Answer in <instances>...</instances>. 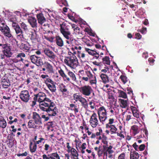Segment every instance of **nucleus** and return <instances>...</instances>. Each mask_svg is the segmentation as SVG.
<instances>
[{
    "mask_svg": "<svg viewBox=\"0 0 159 159\" xmlns=\"http://www.w3.org/2000/svg\"><path fill=\"white\" fill-rule=\"evenodd\" d=\"M39 107L42 111L46 112L49 116H55L58 112L57 109L53 101L47 98L39 104Z\"/></svg>",
    "mask_w": 159,
    "mask_h": 159,
    "instance_id": "nucleus-1",
    "label": "nucleus"
},
{
    "mask_svg": "<svg viewBox=\"0 0 159 159\" xmlns=\"http://www.w3.org/2000/svg\"><path fill=\"white\" fill-rule=\"evenodd\" d=\"M65 63L72 68L74 69L78 65V62L76 57L73 55L64 59Z\"/></svg>",
    "mask_w": 159,
    "mask_h": 159,
    "instance_id": "nucleus-2",
    "label": "nucleus"
},
{
    "mask_svg": "<svg viewBox=\"0 0 159 159\" xmlns=\"http://www.w3.org/2000/svg\"><path fill=\"white\" fill-rule=\"evenodd\" d=\"M60 30L61 33L66 39H70V36H71L70 32L69 30L70 26L67 25L64 22L60 25Z\"/></svg>",
    "mask_w": 159,
    "mask_h": 159,
    "instance_id": "nucleus-3",
    "label": "nucleus"
},
{
    "mask_svg": "<svg viewBox=\"0 0 159 159\" xmlns=\"http://www.w3.org/2000/svg\"><path fill=\"white\" fill-rule=\"evenodd\" d=\"M0 46H2V48L4 49L2 51L3 54L1 55V59H5L6 57H9L11 56L12 53L11 52V48L8 44H0Z\"/></svg>",
    "mask_w": 159,
    "mask_h": 159,
    "instance_id": "nucleus-4",
    "label": "nucleus"
},
{
    "mask_svg": "<svg viewBox=\"0 0 159 159\" xmlns=\"http://www.w3.org/2000/svg\"><path fill=\"white\" fill-rule=\"evenodd\" d=\"M98 114L100 121L102 124H104V122L107 117V111L104 106L101 107L98 109Z\"/></svg>",
    "mask_w": 159,
    "mask_h": 159,
    "instance_id": "nucleus-5",
    "label": "nucleus"
},
{
    "mask_svg": "<svg viewBox=\"0 0 159 159\" xmlns=\"http://www.w3.org/2000/svg\"><path fill=\"white\" fill-rule=\"evenodd\" d=\"M80 93L86 96H89L93 92V90L91 87L89 85H85L81 87H78Z\"/></svg>",
    "mask_w": 159,
    "mask_h": 159,
    "instance_id": "nucleus-6",
    "label": "nucleus"
},
{
    "mask_svg": "<svg viewBox=\"0 0 159 159\" xmlns=\"http://www.w3.org/2000/svg\"><path fill=\"white\" fill-rule=\"evenodd\" d=\"M42 65H43V67L40 71H43V74H50L54 72L52 66L48 62L45 61Z\"/></svg>",
    "mask_w": 159,
    "mask_h": 159,
    "instance_id": "nucleus-7",
    "label": "nucleus"
},
{
    "mask_svg": "<svg viewBox=\"0 0 159 159\" xmlns=\"http://www.w3.org/2000/svg\"><path fill=\"white\" fill-rule=\"evenodd\" d=\"M97 114L94 112L91 116L89 119V123L93 128L96 127L98 125V120Z\"/></svg>",
    "mask_w": 159,
    "mask_h": 159,
    "instance_id": "nucleus-8",
    "label": "nucleus"
},
{
    "mask_svg": "<svg viewBox=\"0 0 159 159\" xmlns=\"http://www.w3.org/2000/svg\"><path fill=\"white\" fill-rule=\"evenodd\" d=\"M43 52L44 54L52 61H55L56 56L52 51L46 48L44 49Z\"/></svg>",
    "mask_w": 159,
    "mask_h": 159,
    "instance_id": "nucleus-9",
    "label": "nucleus"
},
{
    "mask_svg": "<svg viewBox=\"0 0 159 159\" xmlns=\"http://www.w3.org/2000/svg\"><path fill=\"white\" fill-rule=\"evenodd\" d=\"M30 97L28 91L27 90L22 91L20 92V99L25 102H27Z\"/></svg>",
    "mask_w": 159,
    "mask_h": 159,
    "instance_id": "nucleus-10",
    "label": "nucleus"
},
{
    "mask_svg": "<svg viewBox=\"0 0 159 159\" xmlns=\"http://www.w3.org/2000/svg\"><path fill=\"white\" fill-rule=\"evenodd\" d=\"M32 118L36 125H40L42 124L41 117L37 112H33Z\"/></svg>",
    "mask_w": 159,
    "mask_h": 159,
    "instance_id": "nucleus-11",
    "label": "nucleus"
},
{
    "mask_svg": "<svg viewBox=\"0 0 159 159\" xmlns=\"http://www.w3.org/2000/svg\"><path fill=\"white\" fill-rule=\"evenodd\" d=\"M20 26L21 27L22 29H23L24 31V32H23L20 29V36H21L22 38L23 39H21V40H24V39L26 40L25 38L26 37V33L25 31L27 30V25L24 23H22L20 24Z\"/></svg>",
    "mask_w": 159,
    "mask_h": 159,
    "instance_id": "nucleus-12",
    "label": "nucleus"
},
{
    "mask_svg": "<svg viewBox=\"0 0 159 159\" xmlns=\"http://www.w3.org/2000/svg\"><path fill=\"white\" fill-rule=\"evenodd\" d=\"M0 30L3 33L4 35L8 38L11 37V35L10 32V29L7 26H6V27H0Z\"/></svg>",
    "mask_w": 159,
    "mask_h": 159,
    "instance_id": "nucleus-13",
    "label": "nucleus"
},
{
    "mask_svg": "<svg viewBox=\"0 0 159 159\" xmlns=\"http://www.w3.org/2000/svg\"><path fill=\"white\" fill-rule=\"evenodd\" d=\"M28 21L32 27L36 28L37 27V24L36 19L34 17L29 16Z\"/></svg>",
    "mask_w": 159,
    "mask_h": 159,
    "instance_id": "nucleus-14",
    "label": "nucleus"
},
{
    "mask_svg": "<svg viewBox=\"0 0 159 159\" xmlns=\"http://www.w3.org/2000/svg\"><path fill=\"white\" fill-rule=\"evenodd\" d=\"M38 23L42 25L46 21L45 18L44 17L42 13H39L36 16Z\"/></svg>",
    "mask_w": 159,
    "mask_h": 159,
    "instance_id": "nucleus-15",
    "label": "nucleus"
},
{
    "mask_svg": "<svg viewBox=\"0 0 159 159\" xmlns=\"http://www.w3.org/2000/svg\"><path fill=\"white\" fill-rule=\"evenodd\" d=\"M55 42L56 44L59 47H62L64 46V41L59 36H55Z\"/></svg>",
    "mask_w": 159,
    "mask_h": 159,
    "instance_id": "nucleus-16",
    "label": "nucleus"
},
{
    "mask_svg": "<svg viewBox=\"0 0 159 159\" xmlns=\"http://www.w3.org/2000/svg\"><path fill=\"white\" fill-rule=\"evenodd\" d=\"M1 84L2 87L4 88H7L10 85L8 80L5 77H3L1 79Z\"/></svg>",
    "mask_w": 159,
    "mask_h": 159,
    "instance_id": "nucleus-17",
    "label": "nucleus"
},
{
    "mask_svg": "<svg viewBox=\"0 0 159 159\" xmlns=\"http://www.w3.org/2000/svg\"><path fill=\"white\" fill-rule=\"evenodd\" d=\"M12 26L14 27L16 34V35L17 38L19 39L20 37V34H19L20 33V27L19 25L16 23L13 22L12 24Z\"/></svg>",
    "mask_w": 159,
    "mask_h": 159,
    "instance_id": "nucleus-18",
    "label": "nucleus"
},
{
    "mask_svg": "<svg viewBox=\"0 0 159 159\" xmlns=\"http://www.w3.org/2000/svg\"><path fill=\"white\" fill-rule=\"evenodd\" d=\"M58 73L64 79V80L67 81L68 82H70V79L65 73L63 70L61 69L58 70Z\"/></svg>",
    "mask_w": 159,
    "mask_h": 159,
    "instance_id": "nucleus-19",
    "label": "nucleus"
},
{
    "mask_svg": "<svg viewBox=\"0 0 159 159\" xmlns=\"http://www.w3.org/2000/svg\"><path fill=\"white\" fill-rule=\"evenodd\" d=\"M38 96L39 98L38 102L39 103V104L43 102L47 98L45 94L41 92L38 93Z\"/></svg>",
    "mask_w": 159,
    "mask_h": 159,
    "instance_id": "nucleus-20",
    "label": "nucleus"
},
{
    "mask_svg": "<svg viewBox=\"0 0 159 159\" xmlns=\"http://www.w3.org/2000/svg\"><path fill=\"white\" fill-rule=\"evenodd\" d=\"M24 43H21L20 44V49L27 52L29 50L30 48L27 42L25 41Z\"/></svg>",
    "mask_w": 159,
    "mask_h": 159,
    "instance_id": "nucleus-21",
    "label": "nucleus"
},
{
    "mask_svg": "<svg viewBox=\"0 0 159 159\" xmlns=\"http://www.w3.org/2000/svg\"><path fill=\"white\" fill-rule=\"evenodd\" d=\"M67 74L68 76L70 78V80H71L73 81H76V78L75 75L72 72L67 70Z\"/></svg>",
    "mask_w": 159,
    "mask_h": 159,
    "instance_id": "nucleus-22",
    "label": "nucleus"
},
{
    "mask_svg": "<svg viewBox=\"0 0 159 159\" xmlns=\"http://www.w3.org/2000/svg\"><path fill=\"white\" fill-rule=\"evenodd\" d=\"M100 77L102 81L104 84H107L109 81V77L106 74L102 73L100 74Z\"/></svg>",
    "mask_w": 159,
    "mask_h": 159,
    "instance_id": "nucleus-23",
    "label": "nucleus"
},
{
    "mask_svg": "<svg viewBox=\"0 0 159 159\" xmlns=\"http://www.w3.org/2000/svg\"><path fill=\"white\" fill-rule=\"evenodd\" d=\"M20 61H21V63L20 62V69H24L28 66L29 64L28 61L24 60L21 58H20Z\"/></svg>",
    "mask_w": 159,
    "mask_h": 159,
    "instance_id": "nucleus-24",
    "label": "nucleus"
},
{
    "mask_svg": "<svg viewBox=\"0 0 159 159\" xmlns=\"http://www.w3.org/2000/svg\"><path fill=\"white\" fill-rule=\"evenodd\" d=\"M37 146L35 142H34V143H33L32 142H30V148L31 152L33 153L35 152L36 150Z\"/></svg>",
    "mask_w": 159,
    "mask_h": 159,
    "instance_id": "nucleus-25",
    "label": "nucleus"
},
{
    "mask_svg": "<svg viewBox=\"0 0 159 159\" xmlns=\"http://www.w3.org/2000/svg\"><path fill=\"white\" fill-rule=\"evenodd\" d=\"M70 152H71V155L73 157L74 159H78V154L75 148H71Z\"/></svg>",
    "mask_w": 159,
    "mask_h": 159,
    "instance_id": "nucleus-26",
    "label": "nucleus"
},
{
    "mask_svg": "<svg viewBox=\"0 0 159 159\" xmlns=\"http://www.w3.org/2000/svg\"><path fill=\"white\" fill-rule=\"evenodd\" d=\"M106 127L107 129L109 128H110V131L111 132V134L116 133V132L117 129L114 125H107V127Z\"/></svg>",
    "mask_w": 159,
    "mask_h": 159,
    "instance_id": "nucleus-27",
    "label": "nucleus"
},
{
    "mask_svg": "<svg viewBox=\"0 0 159 159\" xmlns=\"http://www.w3.org/2000/svg\"><path fill=\"white\" fill-rule=\"evenodd\" d=\"M59 89L60 91L62 93V94L64 95V93L67 92V89L66 88V86L64 85L62 83L59 85Z\"/></svg>",
    "mask_w": 159,
    "mask_h": 159,
    "instance_id": "nucleus-28",
    "label": "nucleus"
},
{
    "mask_svg": "<svg viewBox=\"0 0 159 159\" xmlns=\"http://www.w3.org/2000/svg\"><path fill=\"white\" fill-rule=\"evenodd\" d=\"M139 157V154L136 151L130 152V159H138Z\"/></svg>",
    "mask_w": 159,
    "mask_h": 159,
    "instance_id": "nucleus-29",
    "label": "nucleus"
},
{
    "mask_svg": "<svg viewBox=\"0 0 159 159\" xmlns=\"http://www.w3.org/2000/svg\"><path fill=\"white\" fill-rule=\"evenodd\" d=\"M80 102L82 106L84 108L86 109L88 107V104L86 99L83 97Z\"/></svg>",
    "mask_w": 159,
    "mask_h": 159,
    "instance_id": "nucleus-30",
    "label": "nucleus"
},
{
    "mask_svg": "<svg viewBox=\"0 0 159 159\" xmlns=\"http://www.w3.org/2000/svg\"><path fill=\"white\" fill-rule=\"evenodd\" d=\"M50 90L52 93L55 92L56 90V86L55 85V83L53 84H52L47 86Z\"/></svg>",
    "mask_w": 159,
    "mask_h": 159,
    "instance_id": "nucleus-31",
    "label": "nucleus"
},
{
    "mask_svg": "<svg viewBox=\"0 0 159 159\" xmlns=\"http://www.w3.org/2000/svg\"><path fill=\"white\" fill-rule=\"evenodd\" d=\"M120 106L123 108H125L128 105V101L123 99H120Z\"/></svg>",
    "mask_w": 159,
    "mask_h": 159,
    "instance_id": "nucleus-32",
    "label": "nucleus"
},
{
    "mask_svg": "<svg viewBox=\"0 0 159 159\" xmlns=\"http://www.w3.org/2000/svg\"><path fill=\"white\" fill-rule=\"evenodd\" d=\"M35 122H34L32 120H30L28 123V126L29 128H32L33 129H36L38 127V126L36 125Z\"/></svg>",
    "mask_w": 159,
    "mask_h": 159,
    "instance_id": "nucleus-33",
    "label": "nucleus"
},
{
    "mask_svg": "<svg viewBox=\"0 0 159 159\" xmlns=\"http://www.w3.org/2000/svg\"><path fill=\"white\" fill-rule=\"evenodd\" d=\"M73 99L76 102L78 101L80 102V100L82 99L83 98L81 95H80L77 93H75L73 94Z\"/></svg>",
    "mask_w": 159,
    "mask_h": 159,
    "instance_id": "nucleus-34",
    "label": "nucleus"
},
{
    "mask_svg": "<svg viewBox=\"0 0 159 159\" xmlns=\"http://www.w3.org/2000/svg\"><path fill=\"white\" fill-rule=\"evenodd\" d=\"M29 14L26 11L23 10L20 13V17H21L24 20L28 19V16H29Z\"/></svg>",
    "mask_w": 159,
    "mask_h": 159,
    "instance_id": "nucleus-35",
    "label": "nucleus"
},
{
    "mask_svg": "<svg viewBox=\"0 0 159 159\" xmlns=\"http://www.w3.org/2000/svg\"><path fill=\"white\" fill-rule=\"evenodd\" d=\"M131 129L133 131L134 136H135L139 133V131H138V127L137 125H133L131 127Z\"/></svg>",
    "mask_w": 159,
    "mask_h": 159,
    "instance_id": "nucleus-36",
    "label": "nucleus"
},
{
    "mask_svg": "<svg viewBox=\"0 0 159 159\" xmlns=\"http://www.w3.org/2000/svg\"><path fill=\"white\" fill-rule=\"evenodd\" d=\"M102 65L103 64H107L109 65L110 63V61L109 60V57L107 56H105L104 58H102Z\"/></svg>",
    "mask_w": 159,
    "mask_h": 159,
    "instance_id": "nucleus-37",
    "label": "nucleus"
},
{
    "mask_svg": "<svg viewBox=\"0 0 159 159\" xmlns=\"http://www.w3.org/2000/svg\"><path fill=\"white\" fill-rule=\"evenodd\" d=\"M51 159H60V157L57 152L50 154Z\"/></svg>",
    "mask_w": 159,
    "mask_h": 159,
    "instance_id": "nucleus-38",
    "label": "nucleus"
},
{
    "mask_svg": "<svg viewBox=\"0 0 159 159\" xmlns=\"http://www.w3.org/2000/svg\"><path fill=\"white\" fill-rule=\"evenodd\" d=\"M37 59H37L35 61L36 62H35L34 64H36L38 66H40L42 65L43 62L41 58L40 57H38Z\"/></svg>",
    "mask_w": 159,
    "mask_h": 159,
    "instance_id": "nucleus-39",
    "label": "nucleus"
},
{
    "mask_svg": "<svg viewBox=\"0 0 159 159\" xmlns=\"http://www.w3.org/2000/svg\"><path fill=\"white\" fill-rule=\"evenodd\" d=\"M7 126V123L6 120L3 119L0 120V127L5 128Z\"/></svg>",
    "mask_w": 159,
    "mask_h": 159,
    "instance_id": "nucleus-40",
    "label": "nucleus"
},
{
    "mask_svg": "<svg viewBox=\"0 0 159 159\" xmlns=\"http://www.w3.org/2000/svg\"><path fill=\"white\" fill-rule=\"evenodd\" d=\"M119 96L120 97L126 98H127V95L126 93L122 90H119Z\"/></svg>",
    "mask_w": 159,
    "mask_h": 159,
    "instance_id": "nucleus-41",
    "label": "nucleus"
},
{
    "mask_svg": "<svg viewBox=\"0 0 159 159\" xmlns=\"http://www.w3.org/2000/svg\"><path fill=\"white\" fill-rule=\"evenodd\" d=\"M44 80V83L46 84L47 86L48 85L52 84H53V83H55L51 79L48 78V77L46 78V80Z\"/></svg>",
    "mask_w": 159,
    "mask_h": 159,
    "instance_id": "nucleus-42",
    "label": "nucleus"
},
{
    "mask_svg": "<svg viewBox=\"0 0 159 159\" xmlns=\"http://www.w3.org/2000/svg\"><path fill=\"white\" fill-rule=\"evenodd\" d=\"M120 79L122 82L124 84H125L128 80V79L126 76L125 75H120Z\"/></svg>",
    "mask_w": 159,
    "mask_h": 159,
    "instance_id": "nucleus-43",
    "label": "nucleus"
},
{
    "mask_svg": "<svg viewBox=\"0 0 159 159\" xmlns=\"http://www.w3.org/2000/svg\"><path fill=\"white\" fill-rule=\"evenodd\" d=\"M85 50L88 52L89 54L93 56L95 55V54L97 52L94 50H91L87 48H85Z\"/></svg>",
    "mask_w": 159,
    "mask_h": 159,
    "instance_id": "nucleus-44",
    "label": "nucleus"
},
{
    "mask_svg": "<svg viewBox=\"0 0 159 159\" xmlns=\"http://www.w3.org/2000/svg\"><path fill=\"white\" fill-rule=\"evenodd\" d=\"M69 106L71 108L74 107V109H71V110L72 111H74V112L75 114L78 112V109L77 108V107L76 105H75L74 104H70Z\"/></svg>",
    "mask_w": 159,
    "mask_h": 159,
    "instance_id": "nucleus-45",
    "label": "nucleus"
},
{
    "mask_svg": "<svg viewBox=\"0 0 159 159\" xmlns=\"http://www.w3.org/2000/svg\"><path fill=\"white\" fill-rule=\"evenodd\" d=\"M31 36L30 39L34 41L35 40H37L38 39L37 38V34L35 30V32H31Z\"/></svg>",
    "mask_w": 159,
    "mask_h": 159,
    "instance_id": "nucleus-46",
    "label": "nucleus"
},
{
    "mask_svg": "<svg viewBox=\"0 0 159 159\" xmlns=\"http://www.w3.org/2000/svg\"><path fill=\"white\" fill-rule=\"evenodd\" d=\"M38 56H36L35 55H32L30 57V59L31 61V62L34 64L35 62H36L35 61L38 59L37 58Z\"/></svg>",
    "mask_w": 159,
    "mask_h": 159,
    "instance_id": "nucleus-47",
    "label": "nucleus"
},
{
    "mask_svg": "<svg viewBox=\"0 0 159 159\" xmlns=\"http://www.w3.org/2000/svg\"><path fill=\"white\" fill-rule=\"evenodd\" d=\"M93 64L98 66L100 70L102 68V62H97L95 61L93 62Z\"/></svg>",
    "mask_w": 159,
    "mask_h": 159,
    "instance_id": "nucleus-48",
    "label": "nucleus"
},
{
    "mask_svg": "<svg viewBox=\"0 0 159 159\" xmlns=\"http://www.w3.org/2000/svg\"><path fill=\"white\" fill-rule=\"evenodd\" d=\"M85 74L89 79L92 78L93 76V75L92 74V73L90 71L88 70L85 71Z\"/></svg>",
    "mask_w": 159,
    "mask_h": 159,
    "instance_id": "nucleus-49",
    "label": "nucleus"
},
{
    "mask_svg": "<svg viewBox=\"0 0 159 159\" xmlns=\"http://www.w3.org/2000/svg\"><path fill=\"white\" fill-rule=\"evenodd\" d=\"M139 111L137 110L135 111H134L132 113L134 116L136 118H139Z\"/></svg>",
    "mask_w": 159,
    "mask_h": 159,
    "instance_id": "nucleus-50",
    "label": "nucleus"
},
{
    "mask_svg": "<svg viewBox=\"0 0 159 159\" xmlns=\"http://www.w3.org/2000/svg\"><path fill=\"white\" fill-rule=\"evenodd\" d=\"M147 30L146 28H143L142 29L138 30V31L140 32L143 34H144L146 33Z\"/></svg>",
    "mask_w": 159,
    "mask_h": 159,
    "instance_id": "nucleus-51",
    "label": "nucleus"
},
{
    "mask_svg": "<svg viewBox=\"0 0 159 159\" xmlns=\"http://www.w3.org/2000/svg\"><path fill=\"white\" fill-rule=\"evenodd\" d=\"M93 80L91 79H89V82L91 84H96L97 83V80L96 77H93Z\"/></svg>",
    "mask_w": 159,
    "mask_h": 159,
    "instance_id": "nucleus-52",
    "label": "nucleus"
},
{
    "mask_svg": "<svg viewBox=\"0 0 159 159\" xmlns=\"http://www.w3.org/2000/svg\"><path fill=\"white\" fill-rule=\"evenodd\" d=\"M125 153H122L120 154L118 157V159H125Z\"/></svg>",
    "mask_w": 159,
    "mask_h": 159,
    "instance_id": "nucleus-53",
    "label": "nucleus"
},
{
    "mask_svg": "<svg viewBox=\"0 0 159 159\" xmlns=\"http://www.w3.org/2000/svg\"><path fill=\"white\" fill-rule=\"evenodd\" d=\"M114 121V119L113 118H110L109 120V122L108 123L106 124V127H107V125H112Z\"/></svg>",
    "mask_w": 159,
    "mask_h": 159,
    "instance_id": "nucleus-54",
    "label": "nucleus"
},
{
    "mask_svg": "<svg viewBox=\"0 0 159 159\" xmlns=\"http://www.w3.org/2000/svg\"><path fill=\"white\" fill-rule=\"evenodd\" d=\"M78 57H79L80 58H82V59L84 58L85 57V55L84 53H81V52L79 51H78Z\"/></svg>",
    "mask_w": 159,
    "mask_h": 159,
    "instance_id": "nucleus-55",
    "label": "nucleus"
},
{
    "mask_svg": "<svg viewBox=\"0 0 159 159\" xmlns=\"http://www.w3.org/2000/svg\"><path fill=\"white\" fill-rule=\"evenodd\" d=\"M133 147L134 148L135 150L136 151H139V146L137 144V143L135 142L132 145Z\"/></svg>",
    "mask_w": 159,
    "mask_h": 159,
    "instance_id": "nucleus-56",
    "label": "nucleus"
},
{
    "mask_svg": "<svg viewBox=\"0 0 159 159\" xmlns=\"http://www.w3.org/2000/svg\"><path fill=\"white\" fill-rule=\"evenodd\" d=\"M145 148V145L144 144H142L139 146V151H142L144 150Z\"/></svg>",
    "mask_w": 159,
    "mask_h": 159,
    "instance_id": "nucleus-57",
    "label": "nucleus"
},
{
    "mask_svg": "<svg viewBox=\"0 0 159 159\" xmlns=\"http://www.w3.org/2000/svg\"><path fill=\"white\" fill-rule=\"evenodd\" d=\"M101 146H99V149L97 151L98 152V154L99 157H100L102 155V154L103 153V151L101 150Z\"/></svg>",
    "mask_w": 159,
    "mask_h": 159,
    "instance_id": "nucleus-58",
    "label": "nucleus"
},
{
    "mask_svg": "<svg viewBox=\"0 0 159 159\" xmlns=\"http://www.w3.org/2000/svg\"><path fill=\"white\" fill-rule=\"evenodd\" d=\"M41 118L44 119L45 121H48L49 118L48 116H46L45 115H42L41 116Z\"/></svg>",
    "mask_w": 159,
    "mask_h": 159,
    "instance_id": "nucleus-59",
    "label": "nucleus"
},
{
    "mask_svg": "<svg viewBox=\"0 0 159 159\" xmlns=\"http://www.w3.org/2000/svg\"><path fill=\"white\" fill-rule=\"evenodd\" d=\"M68 17L69 19H70L73 21L75 22H77V20L75 19V17L73 16L68 15Z\"/></svg>",
    "mask_w": 159,
    "mask_h": 159,
    "instance_id": "nucleus-60",
    "label": "nucleus"
},
{
    "mask_svg": "<svg viewBox=\"0 0 159 159\" xmlns=\"http://www.w3.org/2000/svg\"><path fill=\"white\" fill-rule=\"evenodd\" d=\"M74 33L76 34H79L80 33V28L79 27H77L74 30Z\"/></svg>",
    "mask_w": 159,
    "mask_h": 159,
    "instance_id": "nucleus-61",
    "label": "nucleus"
},
{
    "mask_svg": "<svg viewBox=\"0 0 159 159\" xmlns=\"http://www.w3.org/2000/svg\"><path fill=\"white\" fill-rule=\"evenodd\" d=\"M43 159H51L50 155V154H48L47 155L46 154H43Z\"/></svg>",
    "mask_w": 159,
    "mask_h": 159,
    "instance_id": "nucleus-62",
    "label": "nucleus"
},
{
    "mask_svg": "<svg viewBox=\"0 0 159 159\" xmlns=\"http://www.w3.org/2000/svg\"><path fill=\"white\" fill-rule=\"evenodd\" d=\"M53 123L52 121L48 122V129H49L53 127Z\"/></svg>",
    "mask_w": 159,
    "mask_h": 159,
    "instance_id": "nucleus-63",
    "label": "nucleus"
},
{
    "mask_svg": "<svg viewBox=\"0 0 159 159\" xmlns=\"http://www.w3.org/2000/svg\"><path fill=\"white\" fill-rule=\"evenodd\" d=\"M50 148V146L49 145L46 144L44 145V150L46 151L48 150Z\"/></svg>",
    "mask_w": 159,
    "mask_h": 159,
    "instance_id": "nucleus-64",
    "label": "nucleus"
}]
</instances>
